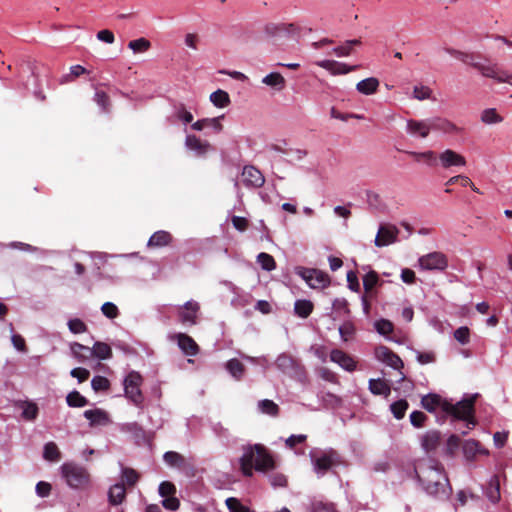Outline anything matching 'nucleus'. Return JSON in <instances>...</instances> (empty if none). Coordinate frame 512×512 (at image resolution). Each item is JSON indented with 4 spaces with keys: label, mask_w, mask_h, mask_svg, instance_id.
<instances>
[{
    "label": "nucleus",
    "mask_w": 512,
    "mask_h": 512,
    "mask_svg": "<svg viewBox=\"0 0 512 512\" xmlns=\"http://www.w3.org/2000/svg\"><path fill=\"white\" fill-rule=\"evenodd\" d=\"M415 473L426 494L439 500L449 499L452 487L440 463L434 460L423 461L415 467Z\"/></svg>",
    "instance_id": "nucleus-1"
},
{
    "label": "nucleus",
    "mask_w": 512,
    "mask_h": 512,
    "mask_svg": "<svg viewBox=\"0 0 512 512\" xmlns=\"http://www.w3.org/2000/svg\"><path fill=\"white\" fill-rule=\"evenodd\" d=\"M70 349L72 355L80 362H85L92 357L106 360L112 356L111 347L104 342H95L92 348L75 342L70 345Z\"/></svg>",
    "instance_id": "nucleus-2"
},
{
    "label": "nucleus",
    "mask_w": 512,
    "mask_h": 512,
    "mask_svg": "<svg viewBox=\"0 0 512 512\" xmlns=\"http://www.w3.org/2000/svg\"><path fill=\"white\" fill-rule=\"evenodd\" d=\"M476 397L477 394L469 398H465L461 401H458L455 404L448 401V409L445 411V413L453 416L457 420L465 421L466 428L468 430L472 429L476 424V421L474 419V402Z\"/></svg>",
    "instance_id": "nucleus-3"
},
{
    "label": "nucleus",
    "mask_w": 512,
    "mask_h": 512,
    "mask_svg": "<svg viewBox=\"0 0 512 512\" xmlns=\"http://www.w3.org/2000/svg\"><path fill=\"white\" fill-rule=\"evenodd\" d=\"M143 378L137 371H130L123 380L124 396L137 408L143 409L144 395L141 391Z\"/></svg>",
    "instance_id": "nucleus-4"
},
{
    "label": "nucleus",
    "mask_w": 512,
    "mask_h": 512,
    "mask_svg": "<svg viewBox=\"0 0 512 512\" xmlns=\"http://www.w3.org/2000/svg\"><path fill=\"white\" fill-rule=\"evenodd\" d=\"M275 365L280 371L288 375L290 378L300 383H305L307 381L305 367L300 363V361L293 358L291 355L286 353L280 354L275 361Z\"/></svg>",
    "instance_id": "nucleus-5"
},
{
    "label": "nucleus",
    "mask_w": 512,
    "mask_h": 512,
    "mask_svg": "<svg viewBox=\"0 0 512 512\" xmlns=\"http://www.w3.org/2000/svg\"><path fill=\"white\" fill-rule=\"evenodd\" d=\"M60 470L62 477L71 488H83L89 483V473L78 464L66 462L61 465Z\"/></svg>",
    "instance_id": "nucleus-6"
},
{
    "label": "nucleus",
    "mask_w": 512,
    "mask_h": 512,
    "mask_svg": "<svg viewBox=\"0 0 512 512\" xmlns=\"http://www.w3.org/2000/svg\"><path fill=\"white\" fill-rule=\"evenodd\" d=\"M265 34L274 41L294 38L298 39L302 32V27L297 23H268L264 27Z\"/></svg>",
    "instance_id": "nucleus-7"
},
{
    "label": "nucleus",
    "mask_w": 512,
    "mask_h": 512,
    "mask_svg": "<svg viewBox=\"0 0 512 512\" xmlns=\"http://www.w3.org/2000/svg\"><path fill=\"white\" fill-rule=\"evenodd\" d=\"M310 458L315 473L321 477L338 461V453L333 449L319 452L311 451Z\"/></svg>",
    "instance_id": "nucleus-8"
},
{
    "label": "nucleus",
    "mask_w": 512,
    "mask_h": 512,
    "mask_svg": "<svg viewBox=\"0 0 512 512\" xmlns=\"http://www.w3.org/2000/svg\"><path fill=\"white\" fill-rule=\"evenodd\" d=\"M296 274L313 289L325 288L330 284L329 276L318 269L297 267Z\"/></svg>",
    "instance_id": "nucleus-9"
},
{
    "label": "nucleus",
    "mask_w": 512,
    "mask_h": 512,
    "mask_svg": "<svg viewBox=\"0 0 512 512\" xmlns=\"http://www.w3.org/2000/svg\"><path fill=\"white\" fill-rule=\"evenodd\" d=\"M421 269L443 271L448 267V259L442 252H431L418 259Z\"/></svg>",
    "instance_id": "nucleus-10"
},
{
    "label": "nucleus",
    "mask_w": 512,
    "mask_h": 512,
    "mask_svg": "<svg viewBox=\"0 0 512 512\" xmlns=\"http://www.w3.org/2000/svg\"><path fill=\"white\" fill-rule=\"evenodd\" d=\"M405 131L411 137L425 139L432 132L431 120L430 118L421 120L408 119Z\"/></svg>",
    "instance_id": "nucleus-11"
},
{
    "label": "nucleus",
    "mask_w": 512,
    "mask_h": 512,
    "mask_svg": "<svg viewBox=\"0 0 512 512\" xmlns=\"http://www.w3.org/2000/svg\"><path fill=\"white\" fill-rule=\"evenodd\" d=\"M469 56L471 58H468L465 64L476 69L483 77L491 78V76H494V70L497 69L496 63H491L488 58L481 62L482 55L479 53H469Z\"/></svg>",
    "instance_id": "nucleus-12"
},
{
    "label": "nucleus",
    "mask_w": 512,
    "mask_h": 512,
    "mask_svg": "<svg viewBox=\"0 0 512 512\" xmlns=\"http://www.w3.org/2000/svg\"><path fill=\"white\" fill-rule=\"evenodd\" d=\"M398 234L399 230L395 225H380L374 240V244L377 247L388 246L397 241Z\"/></svg>",
    "instance_id": "nucleus-13"
},
{
    "label": "nucleus",
    "mask_w": 512,
    "mask_h": 512,
    "mask_svg": "<svg viewBox=\"0 0 512 512\" xmlns=\"http://www.w3.org/2000/svg\"><path fill=\"white\" fill-rule=\"evenodd\" d=\"M376 358L387 366L400 371L404 364L401 358L386 346H380L375 350Z\"/></svg>",
    "instance_id": "nucleus-14"
},
{
    "label": "nucleus",
    "mask_w": 512,
    "mask_h": 512,
    "mask_svg": "<svg viewBox=\"0 0 512 512\" xmlns=\"http://www.w3.org/2000/svg\"><path fill=\"white\" fill-rule=\"evenodd\" d=\"M242 181L247 188H260L265 182L261 171L254 166H245L242 171Z\"/></svg>",
    "instance_id": "nucleus-15"
},
{
    "label": "nucleus",
    "mask_w": 512,
    "mask_h": 512,
    "mask_svg": "<svg viewBox=\"0 0 512 512\" xmlns=\"http://www.w3.org/2000/svg\"><path fill=\"white\" fill-rule=\"evenodd\" d=\"M257 452L254 446H248L244 449L243 455L240 458V468L245 477H252L253 469H255V459Z\"/></svg>",
    "instance_id": "nucleus-16"
},
{
    "label": "nucleus",
    "mask_w": 512,
    "mask_h": 512,
    "mask_svg": "<svg viewBox=\"0 0 512 512\" xmlns=\"http://www.w3.org/2000/svg\"><path fill=\"white\" fill-rule=\"evenodd\" d=\"M257 458L255 459V470L266 472L274 468V460L267 449L261 444H255Z\"/></svg>",
    "instance_id": "nucleus-17"
},
{
    "label": "nucleus",
    "mask_w": 512,
    "mask_h": 512,
    "mask_svg": "<svg viewBox=\"0 0 512 512\" xmlns=\"http://www.w3.org/2000/svg\"><path fill=\"white\" fill-rule=\"evenodd\" d=\"M438 161L440 165L445 169L454 166L463 167L466 165L465 158L461 154L451 149H446L445 151L440 153L438 156Z\"/></svg>",
    "instance_id": "nucleus-18"
},
{
    "label": "nucleus",
    "mask_w": 512,
    "mask_h": 512,
    "mask_svg": "<svg viewBox=\"0 0 512 512\" xmlns=\"http://www.w3.org/2000/svg\"><path fill=\"white\" fill-rule=\"evenodd\" d=\"M430 120L432 131L446 135H457L461 132V128L446 118L431 117Z\"/></svg>",
    "instance_id": "nucleus-19"
},
{
    "label": "nucleus",
    "mask_w": 512,
    "mask_h": 512,
    "mask_svg": "<svg viewBox=\"0 0 512 512\" xmlns=\"http://www.w3.org/2000/svg\"><path fill=\"white\" fill-rule=\"evenodd\" d=\"M200 305L194 300L187 301L179 311V318L183 324L195 325Z\"/></svg>",
    "instance_id": "nucleus-20"
},
{
    "label": "nucleus",
    "mask_w": 512,
    "mask_h": 512,
    "mask_svg": "<svg viewBox=\"0 0 512 512\" xmlns=\"http://www.w3.org/2000/svg\"><path fill=\"white\" fill-rule=\"evenodd\" d=\"M422 407L428 412H435L437 409L446 411L448 408V400L443 399L440 395L429 393L421 398Z\"/></svg>",
    "instance_id": "nucleus-21"
},
{
    "label": "nucleus",
    "mask_w": 512,
    "mask_h": 512,
    "mask_svg": "<svg viewBox=\"0 0 512 512\" xmlns=\"http://www.w3.org/2000/svg\"><path fill=\"white\" fill-rule=\"evenodd\" d=\"M316 65L327 70L332 75H345L356 69L357 66H349L345 63L338 62L335 60H320L316 62Z\"/></svg>",
    "instance_id": "nucleus-22"
},
{
    "label": "nucleus",
    "mask_w": 512,
    "mask_h": 512,
    "mask_svg": "<svg viewBox=\"0 0 512 512\" xmlns=\"http://www.w3.org/2000/svg\"><path fill=\"white\" fill-rule=\"evenodd\" d=\"M177 341L178 347L188 356H196L199 353V346L192 337L185 333H177L173 336Z\"/></svg>",
    "instance_id": "nucleus-23"
},
{
    "label": "nucleus",
    "mask_w": 512,
    "mask_h": 512,
    "mask_svg": "<svg viewBox=\"0 0 512 512\" xmlns=\"http://www.w3.org/2000/svg\"><path fill=\"white\" fill-rule=\"evenodd\" d=\"M185 147L193 151L196 156H204L209 150L211 145L208 141H202L200 138L193 134H188L185 138Z\"/></svg>",
    "instance_id": "nucleus-24"
},
{
    "label": "nucleus",
    "mask_w": 512,
    "mask_h": 512,
    "mask_svg": "<svg viewBox=\"0 0 512 512\" xmlns=\"http://www.w3.org/2000/svg\"><path fill=\"white\" fill-rule=\"evenodd\" d=\"M330 360L348 372H353L356 369L355 360L340 349H333L331 351Z\"/></svg>",
    "instance_id": "nucleus-25"
},
{
    "label": "nucleus",
    "mask_w": 512,
    "mask_h": 512,
    "mask_svg": "<svg viewBox=\"0 0 512 512\" xmlns=\"http://www.w3.org/2000/svg\"><path fill=\"white\" fill-rule=\"evenodd\" d=\"M83 416L89 421V425L91 427L105 426L110 423L108 413L100 408L86 410L84 411Z\"/></svg>",
    "instance_id": "nucleus-26"
},
{
    "label": "nucleus",
    "mask_w": 512,
    "mask_h": 512,
    "mask_svg": "<svg viewBox=\"0 0 512 512\" xmlns=\"http://www.w3.org/2000/svg\"><path fill=\"white\" fill-rule=\"evenodd\" d=\"M484 494L491 503L496 504L499 502V500L501 498V494H500V481H499L498 476L493 475L489 479V481L484 489Z\"/></svg>",
    "instance_id": "nucleus-27"
},
{
    "label": "nucleus",
    "mask_w": 512,
    "mask_h": 512,
    "mask_svg": "<svg viewBox=\"0 0 512 512\" xmlns=\"http://www.w3.org/2000/svg\"><path fill=\"white\" fill-rule=\"evenodd\" d=\"M224 116L220 117H214V118H203L200 120H197L191 125V128L195 131H202L205 128H212L215 132H221L223 129L222 124L220 123V120Z\"/></svg>",
    "instance_id": "nucleus-28"
},
{
    "label": "nucleus",
    "mask_w": 512,
    "mask_h": 512,
    "mask_svg": "<svg viewBox=\"0 0 512 512\" xmlns=\"http://www.w3.org/2000/svg\"><path fill=\"white\" fill-rule=\"evenodd\" d=\"M441 434L437 430H429L421 437V446L426 452L435 450L440 444Z\"/></svg>",
    "instance_id": "nucleus-29"
},
{
    "label": "nucleus",
    "mask_w": 512,
    "mask_h": 512,
    "mask_svg": "<svg viewBox=\"0 0 512 512\" xmlns=\"http://www.w3.org/2000/svg\"><path fill=\"white\" fill-rule=\"evenodd\" d=\"M380 82L375 77H369L356 84V90L363 95H372L377 92Z\"/></svg>",
    "instance_id": "nucleus-30"
},
{
    "label": "nucleus",
    "mask_w": 512,
    "mask_h": 512,
    "mask_svg": "<svg viewBox=\"0 0 512 512\" xmlns=\"http://www.w3.org/2000/svg\"><path fill=\"white\" fill-rule=\"evenodd\" d=\"M126 498V489L123 483H116L109 488L108 501L112 505L121 504Z\"/></svg>",
    "instance_id": "nucleus-31"
},
{
    "label": "nucleus",
    "mask_w": 512,
    "mask_h": 512,
    "mask_svg": "<svg viewBox=\"0 0 512 512\" xmlns=\"http://www.w3.org/2000/svg\"><path fill=\"white\" fill-rule=\"evenodd\" d=\"M171 241H172V235L169 232L164 231V230H159L151 235V237L148 240L147 245H148V247L160 248V247L167 246L168 244H170Z\"/></svg>",
    "instance_id": "nucleus-32"
},
{
    "label": "nucleus",
    "mask_w": 512,
    "mask_h": 512,
    "mask_svg": "<svg viewBox=\"0 0 512 512\" xmlns=\"http://www.w3.org/2000/svg\"><path fill=\"white\" fill-rule=\"evenodd\" d=\"M407 154L413 157L416 162H424L430 167L436 166L438 162V156L432 150L423 152L408 151Z\"/></svg>",
    "instance_id": "nucleus-33"
},
{
    "label": "nucleus",
    "mask_w": 512,
    "mask_h": 512,
    "mask_svg": "<svg viewBox=\"0 0 512 512\" xmlns=\"http://www.w3.org/2000/svg\"><path fill=\"white\" fill-rule=\"evenodd\" d=\"M120 478L124 486L133 487L139 481L140 474L135 469L120 464Z\"/></svg>",
    "instance_id": "nucleus-34"
},
{
    "label": "nucleus",
    "mask_w": 512,
    "mask_h": 512,
    "mask_svg": "<svg viewBox=\"0 0 512 512\" xmlns=\"http://www.w3.org/2000/svg\"><path fill=\"white\" fill-rule=\"evenodd\" d=\"M462 450L467 460L474 459L479 453L487 454V451L482 449L480 443L474 439L466 440L462 446Z\"/></svg>",
    "instance_id": "nucleus-35"
},
{
    "label": "nucleus",
    "mask_w": 512,
    "mask_h": 512,
    "mask_svg": "<svg viewBox=\"0 0 512 512\" xmlns=\"http://www.w3.org/2000/svg\"><path fill=\"white\" fill-rule=\"evenodd\" d=\"M163 460L168 466L172 468L183 470L186 467L185 458L180 453L175 451L165 452L163 455Z\"/></svg>",
    "instance_id": "nucleus-36"
},
{
    "label": "nucleus",
    "mask_w": 512,
    "mask_h": 512,
    "mask_svg": "<svg viewBox=\"0 0 512 512\" xmlns=\"http://www.w3.org/2000/svg\"><path fill=\"white\" fill-rule=\"evenodd\" d=\"M368 388L372 394L384 397H387L391 392L389 385L382 379H370Z\"/></svg>",
    "instance_id": "nucleus-37"
},
{
    "label": "nucleus",
    "mask_w": 512,
    "mask_h": 512,
    "mask_svg": "<svg viewBox=\"0 0 512 512\" xmlns=\"http://www.w3.org/2000/svg\"><path fill=\"white\" fill-rule=\"evenodd\" d=\"M361 41L359 39L347 40L341 45L334 47L332 49L333 54L337 57H347L350 56L353 52V47L360 45Z\"/></svg>",
    "instance_id": "nucleus-38"
},
{
    "label": "nucleus",
    "mask_w": 512,
    "mask_h": 512,
    "mask_svg": "<svg viewBox=\"0 0 512 512\" xmlns=\"http://www.w3.org/2000/svg\"><path fill=\"white\" fill-rule=\"evenodd\" d=\"M225 367L229 374L236 380H241L245 373L244 365L236 358L228 360Z\"/></svg>",
    "instance_id": "nucleus-39"
},
{
    "label": "nucleus",
    "mask_w": 512,
    "mask_h": 512,
    "mask_svg": "<svg viewBox=\"0 0 512 512\" xmlns=\"http://www.w3.org/2000/svg\"><path fill=\"white\" fill-rule=\"evenodd\" d=\"M209 98L211 103L217 108H225L231 102L229 94L222 89H218L211 93Z\"/></svg>",
    "instance_id": "nucleus-40"
},
{
    "label": "nucleus",
    "mask_w": 512,
    "mask_h": 512,
    "mask_svg": "<svg viewBox=\"0 0 512 512\" xmlns=\"http://www.w3.org/2000/svg\"><path fill=\"white\" fill-rule=\"evenodd\" d=\"M313 311V303L310 300L299 299L295 301L294 312L301 318H307Z\"/></svg>",
    "instance_id": "nucleus-41"
},
{
    "label": "nucleus",
    "mask_w": 512,
    "mask_h": 512,
    "mask_svg": "<svg viewBox=\"0 0 512 512\" xmlns=\"http://www.w3.org/2000/svg\"><path fill=\"white\" fill-rule=\"evenodd\" d=\"M66 403L69 407L81 408L89 404L86 397L80 394L77 390L69 392L66 396Z\"/></svg>",
    "instance_id": "nucleus-42"
},
{
    "label": "nucleus",
    "mask_w": 512,
    "mask_h": 512,
    "mask_svg": "<svg viewBox=\"0 0 512 512\" xmlns=\"http://www.w3.org/2000/svg\"><path fill=\"white\" fill-rule=\"evenodd\" d=\"M262 83L277 90H282L285 86V79L280 73L272 72L262 79Z\"/></svg>",
    "instance_id": "nucleus-43"
},
{
    "label": "nucleus",
    "mask_w": 512,
    "mask_h": 512,
    "mask_svg": "<svg viewBox=\"0 0 512 512\" xmlns=\"http://www.w3.org/2000/svg\"><path fill=\"white\" fill-rule=\"evenodd\" d=\"M310 510L311 512H336L333 503L316 498L310 501Z\"/></svg>",
    "instance_id": "nucleus-44"
},
{
    "label": "nucleus",
    "mask_w": 512,
    "mask_h": 512,
    "mask_svg": "<svg viewBox=\"0 0 512 512\" xmlns=\"http://www.w3.org/2000/svg\"><path fill=\"white\" fill-rule=\"evenodd\" d=\"M481 121L488 125L498 124L503 121V117L497 113L495 108H487L481 113Z\"/></svg>",
    "instance_id": "nucleus-45"
},
{
    "label": "nucleus",
    "mask_w": 512,
    "mask_h": 512,
    "mask_svg": "<svg viewBox=\"0 0 512 512\" xmlns=\"http://www.w3.org/2000/svg\"><path fill=\"white\" fill-rule=\"evenodd\" d=\"M258 409L261 413L270 416H277L279 413V406L272 400L263 399L258 402Z\"/></svg>",
    "instance_id": "nucleus-46"
},
{
    "label": "nucleus",
    "mask_w": 512,
    "mask_h": 512,
    "mask_svg": "<svg viewBox=\"0 0 512 512\" xmlns=\"http://www.w3.org/2000/svg\"><path fill=\"white\" fill-rule=\"evenodd\" d=\"M408 407H409V404H408L407 400L400 399L398 401L393 402L390 405V410H391V413L393 414V416L396 419L400 420L405 416V413H406Z\"/></svg>",
    "instance_id": "nucleus-47"
},
{
    "label": "nucleus",
    "mask_w": 512,
    "mask_h": 512,
    "mask_svg": "<svg viewBox=\"0 0 512 512\" xmlns=\"http://www.w3.org/2000/svg\"><path fill=\"white\" fill-rule=\"evenodd\" d=\"M119 430L123 433H129L139 438L144 435L143 428L137 422L122 423L119 426Z\"/></svg>",
    "instance_id": "nucleus-48"
},
{
    "label": "nucleus",
    "mask_w": 512,
    "mask_h": 512,
    "mask_svg": "<svg viewBox=\"0 0 512 512\" xmlns=\"http://www.w3.org/2000/svg\"><path fill=\"white\" fill-rule=\"evenodd\" d=\"M43 456L46 460L58 461L61 457V454L54 442H48L44 445Z\"/></svg>",
    "instance_id": "nucleus-49"
},
{
    "label": "nucleus",
    "mask_w": 512,
    "mask_h": 512,
    "mask_svg": "<svg viewBox=\"0 0 512 512\" xmlns=\"http://www.w3.org/2000/svg\"><path fill=\"white\" fill-rule=\"evenodd\" d=\"M257 262L259 263L261 268L266 271H272L276 268V262L274 258L265 252H261L258 254Z\"/></svg>",
    "instance_id": "nucleus-50"
},
{
    "label": "nucleus",
    "mask_w": 512,
    "mask_h": 512,
    "mask_svg": "<svg viewBox=\"0 0 512 512\" xmlns=\"http://www.w3.org/2000/svg\"><path fill=\"white\" fill-rule=\"evenodd\" d=\"M150 47H151L150 41L145 38H138V39L132 40L128 43V48L131 49L134 53L145 52Z\"/></svg>",
    "instance_id": "nucleus-51"
},
{
    "label": "nucleus",
    "mask_w": 512,
    "mask_h": 512,
    "mask_svg": "<svg viewBox=\"0 0 512 512\" xmlns=\"http://www.w3.org/2000/svg\"><path fill=\"white\" fill-rule=\"evenodd\" d=\"M91 387L95 392L106 391L110 387V382L106 377L96 375L91 380Z\"/></svg>",
    "instance_id": "nucleus-52"
},
{
    "label": "nucleus",
    "mask_w": 512,
    "mask_h": 512,
    "mask_svg": "<svg viewBox=\"0 0 512 512\" xmlns=\"http://www.w3.org/2000/svg\"><path fill=\"white\" fill-rule=\"evenodd\" d=\"M226 506L230 512H252L247 506L241 504V502L234 497L226 499Z\"/></svg>",
    "instance_id": "nucleus-53"
},
{
    "label": "nucleus",
    "mask_w": 512,
    "mask_h": 512,
    "mask_svg": "<svg viewBox=\"0 0 512 512\" xmlns=\"http://www.w3.org/2000/svg\"><path fill=\"white\" fill-rule=\"evenodd\" d=\"M491 78L498 83H507L512 86V73L500 69L498 65L497 69L494 70V76H491Z\"/></svg>",
    "instance_id": "nucleus-54"
},
{
    "label": "nucleus",
    "mask_w": 512,
    "mask_h": 512,
    "mask_svg": "<svg viewBox=\"0 0 512 512\" xmlns=\"http://www.w3.org/2000/svg\"><path fill=\"white\" fill-rule=\"evenodd\" d=\"M67 325L69 331L73 334H81L87 331V325L79 318L70 319Z\"/></svg>",
    "instance_id": "nucleus-55"
},
{
    "label": "nucleus",
    "mask_w": 512,
    "mask_h": 512,
    "mask_svg": "<svg viewBox=\"0 0 512 512\" xmlns=\"http://www.w3.org/2000/svg\"><path fill=\"white\" fill-rule=\"evenodd\" d=\"M454 338L462 345L470 342V330L467 326H461L454 331Z\"/></svg>",
    "instance_id": "nucleus-56"
},
{
    "label": "nucleus",
    "mask_w": 512,
    "mask_h": 512,
    "mask_svg": "<svg viewBox=\"0 0 512 512\" xmlns=\"http://www.w3.org/2000/svg\"><path fill=\"white\" fill-rule=\"evenodd\" d=\"M101 312L108 319H115L119 316V309L113 302H105L101 306Z\"/></svg>",
    "instance_id": "nucleus-57"
},
{
    "label": "nucleus",
    "mask_w": 512,
    "mask_h": 512,
    "mask_svg": "<svg viewBox=\"0 0 512 512\" xmlns=\"http://www.w3.org/2000/svg\"><path fill=\"white\" fill-rule=\"evenodd\" d=\"M355 333V327L354 324L350 321L344 322L339 327V334L343 341H348L349 338H351Z\"/></svg>",
    "instance_id": "nucleus-58"
},
{
    "label": "nucleus",
    "mask_w": 512,
    "mask_h": 512,
    "mask_svg": "<svg viewBox=\"0 0 512 512\" xmlns=\"http://www.w3.org/2000/svg\"><path fill=\"white\" fill-rule=\"evenodd\" d=\"M432 95V90L427 86H415L413 89V98L423 101L426 99H430Z\"/></svg>",
    "instance_id": "nucleus-59"
},
{
    "label": "nucleus",
    "mask_w": 512,
    "mask_h": 512,
    "mask_svg": "<svg viewBox=\"0 0 512 512\" xmlns=\"http://www.w3.org/2000/svg\"><path fill=\"white\" fill-rule=\"evenodd\" d=\"M376 331L381 335H387L393 331V324L387 319H380L374 323Z\"/></svg>",
    "instance_id": "nucleus-60"
},
{
    "label": "nucleus",
    "mask_w": 512,
    "mask_h": 512,
    "mask_svg": "<svg viewBox=\"0 0 512 512\" xmlns=\"http://www.w3.org/2000/svg\"><path fill=\"white\" fill-rule=\"evenodd\" d=\"M159 495L163 498L170 497L175 495L176 487L173 483L169 481H163L160 483L158 488Z\"/></svg>",
    "instance_id": "nucleus-61"
},
{
    "label": "nucleus",
    "mask_w": 512,
    "mask_h": 512,
    "mask_svg": "<svg viewBox=\"0 0 512 512\" xmlns=\"http://www.w3.org/2000/svg\"><path fill=\"white\" fill-rule=\"evenodd\" d=\"M378 275L375 271H369L365 276L363 277V287L365 291H370L373 289V287L378 283Z\"/></svg>",
    "instance_id": "nucleus-62"
},
{
    "label": "nucleus",
    "mask_w": 512,
    "mask_h": 512,
    "mask_svg": "<svg viewBox=\"0 0 512 512\" xmlns=\"http://www.w3.org/2000/svg\"><path fill=\"white\" fill-rule=\"evenodd\" d=\"M175 115L183 123H190L193 120L192 113L185 108L184 104L176 106Z\"/></svg>",
    "instance_id": "nucleus-63"
},
{
    "label": "nucleus",
    "mask_w": 512,
    "mask_h": 512,
    "mask_svg": "<svg viewBox=\"0 0 512 512\" xmlns=\"http://www.w3.org/2000/svg\"><path fill=\"white\" fill-rule=\"evenodd\" d=\"M427 416L422 411H413L410 414V423L415 428H421L424 426Z\"/></svg>",
    "instance_id": "nucleus-64"
}]
</instances>
